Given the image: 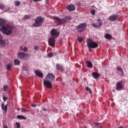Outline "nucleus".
Returning <instances> with one entry per match:
<instances>
[{
    "label": "nucleus",
    "mask_w": 128,
    "mask_h": 128,
    "mask_svg": "<svg viewBox=\"0 0 128 128\" xmlns=\"http://www.w3.org/2000/svg\"><path fill=\"white\" fill-rule=\"evenodd\" d=\"M6 20L2 18H0V26H6Z\"/></svg>",
    "instance_id": "nucleus-17"
},
{
    "label": "nucleus",
    "mask_w": 128,
    "mask_h": 128,
    "mask_svg": "<svg viewBox=\"0 0 128 128\" xmlns=\"http://www.w3.org/2000/svg\"><path fill=\"white\" fill-rule=\"evenodd\" d=\"M34 50H40V46H34Z\"/></svg>",
    "instance_id": "nucleus-33"
},
{
    "label": "nucleus",
    "mask_w": 128,
    "mask_h": 128,
    "mask_svg": "<svg viewBox=\"0 0 128 128\" xmlns=\"http://www.w3.org/2000/svg\"><path fill=\"white\" fill-rule=\"evenodd\" d=\"M4 128H8L6 126H4Z\"/></svg>",
    "instance_id": "nucleus-49"
},
{
    "label": "nucleus",
    "mask_w": 128,
    "mask_h": 128,
    "mask_svg": "<svg viewBox=\"0 0 128 128\" xmlns=\"http://www.w3.org/2000/svg\"><path fill=\"white\" fill-rule=\"evenodd\" d=\"M8 40H4L0 39V48H4L6 46V42H8Z\"/></svg>",
    "instance_id": "nucleus-15"
},
{
    "label": "nucleus",
    "mask_w": 128,
    "mask_h": 128,
    "mask_svg": "<svg viewBox=\"0 0 128 128\" xmlns=\"http://www.w3.org/2000/svg\"><path fill=\"white\" fill-rule=\"evenodd\" d=\"M30 15H25L22 18V20H28V18H30Z\"/></svg>",
    "instance_id": "nucleus-25"
},
{
    "label": "nucleus",
    "mask_w": 128,
    "mask_h": 128,
    "mask_svg": "<svg viewBox=\"0 0 128 128\" xmlns=\"http://www.w3.org/2000/svg\"><path fill=\"white\" fill-rule=\"evenodd\" d=\"M34 2H42V0H32Z\"/></svg>",
    "instance_id": "nucleus-41"
},
{
    "label": "nucleus",
    "mask_w": 128,
    "mask_h": 128,
    "mask_svg": "<svg viewBox=\"0 0 128 128\" xmlns=\"http://www.w3.org/2000/svg\"><path fill=\"white\" fill-rule=\"evenodd\" d=\"M14 27L12 25L10 24H6L5 26H2L0 28V32H2L3 34H6V36H10L14 32Z\"/></svg>",
    "instance_id": "nucleus-1"
},
{
    "label": "nucleus",
    "mask_w": 128,
    "mask_h": 128,
    "mask_svg": "<svg viewBox=\"0 0 128 128\" xmlns=\"http://www.w3.org/2000/svg\"><path fill=\"white\" fill-rule=\"evenodd\" d=\"M1 106H2V110H4L5 112H7V108H8V104H6L4 106V104L2 103V105H1Z\"/></svg>",
    "instance_id": "nucleus-19"
},
{
    "label": "nucleus",
    "mask_w": 128,
    "mask_h": 128,
    "mask_svg": "<svg viewBox=\"0 0 128 128\" xmlns=\"http://www.w3.org/2000/svg\"><path fill=\"white\" fill-rule=\"evenodd\" d=\"M3 100H4V102H6V100H8V98L6 97V96H4Z\"/></svg>",
    "instance_id": "nucleus-39"
},
{
    "label": "nucleus",
    "mask_w": 128,
    "mask_h": 128,
    "mask_svg": "<svg viewBox=\"0 0 128 128\" xmlns=\"http://www.w3.org/2000/svg\"><path fill=\"white\" fill-rule=\"evenodd\" d=\"M86 64L88 68H92L93 66L92 63L90 61H86Z\"/></svg>",
    "instance_id": "nucleus-21"
},
{
    "label": "nucleus",
    "mask_w": 128,
    "mask_h": 128,
    "mask_svg": "<svg viewBox=\"0 0 128 128\" xmlns=\"http://www.w3.org/2000/svg\"><path fill=\"white\" fill-rule=\"evenodd\" d=\"M56 68L58 70H64V68L58 64H56Z\"/></svg>",
    "instance_id": "nucleus-20"
},
{
    "label": "nucleus",
    "mask_w": 128,
    "mask_h": 128,
    "mask_svg": "<svg viewBox=\"0 0 128 128\" xmlns=\"http://www.w3.org/2000/svg\"><path fill=\"white\" fill-rule=\"evenodd\" d=\"M67 10L68 12H72L76 10V6L74 5L71 4L68 6Z\"/></svg>",
    "instance_id": "nucleus-14"
},
{
    "label": "nucleus",
    "mask_w": 128,
    "mask_h": 128,
    "mask_svg": "<svg viewBox=\"0 0 128 128\" xmlns=\"http://www.w3.org/2000/svg\"><path fill=\"white\" fill-rule=\"evenodd\" d=\"M86 44L90 51V48H96L98 46V43L94 42L91 39H87Z\"/></svg>",
    "instance_id": "nucleus-2"
},
{
    "label": "nucleus",
    "mask_w": 128,
    "mask_h": 128,
    "mask_svg": "<svg viewBox=\"0 0 128 128\" xmlns=\"http://www.w3.org/2000/svg\"><path fill=\"white\" fill-rule=\"evenodd\" d=\"M46 4H48V0H46Z\"/></svg>",
    "instance_id": "nucleus-48"
},
{
    "label": "nucleus",
    "mask_w": 128,
    "mask_h": 128,
    "mask_svg": "<svg viewBox=\"0 0 128 128\" xmlns=\"http://www.w3.org/2000/svg\"><path fill=\"white\" fill-rule=\"evenodd\" d=\"M94 126H98V128H101L100 127V124L98 123V122H94Z\"/></svg>",
    "instance_id": "nucleus-30"
},
{
    "label": "nucleus",
    "mask_w": 128,
    "mask_h": 128,
    "mask_svg": "<svg viewBox=\"0 0 128 128\" xmlns=\"http://www.w3.org/2000/svg\"><path fill=\"white\" fill-rule=\"evenodd\" d=\"M14 4L16 6H20V2L18 0H16L14 2Z\"/></svg>",
    "instance_id": "nucleus-27"
},
{
    "label": "nucleus",
    "mask_w": 128,
    "mask_h": 128,
    "mask_svg": "<svg viewBox=\"0 0 128 128\" xmlns=\"http://www.w3.org/2000/svg\"><path fill=\"white\" fill-rule=\"evenodd\" d=\"M116 70L118 72H121L122 73H124V70H122V67H120V66H117Z\"/></svg>",
    "instance_id": "nucleus-26"
},
{
    "label": "nucleus",
    "mask_w": 128,
    "mask_h": 128,
    "mask_svg": "<svg viewBox=\"0 0 128 128\" xmlns=\"http://www.w3.org/2000/svg\"><path fill=\"white\" fill-rule=\"evenodd\" d=\"M44 86L45 88H52V82L46 79H44Z\"/></svg>",
    "instance_id": "nucleus-7"
},
{
    "label": "nucleus",
    "mask_w": 128,
    "mask_h": 128,
    "mask_svg": "<svg viewBox=\"0 0 128 128\" xmlns=\"http://www.w3.org/2000/svg\"><path fill=\"white\" fill-rule=\"evenodd\" d=\"M44 79L49 80L50 82H52L53 80H54V75L52 74H48L46 75Z\"/></svg>",
    "instance_id": "nucleus-10"
},
{
    "label": "nucleus",
    "mask_w": 128,
    "mask_h": 128,
    "mask_svg": "<svg viewBox=\"0 0 128 128\" xmlns=\"http://www.w3.org/2000/svg\"><path fill=\"white\" fill-rule=\"evenodd\" d=\"M91 14H96V10H92Z\"/></svg>",
    "instance_id": "nucleus-38"
},
{
    "label": "nucleus",
    "mask_w": 128,
    "mask_h": 128,
    "mask_svg": "<svg viewBox=\"0 0 128 128\" xmlns=\"http://www.w3.org/2000/svg\"><path fill=\"white\" fill-rule=\"evenodd\" d=\"M17 56L18 58L23 60H28V58L30 56V54L24 53L22 52H18L17 54Z\"/></svg>",
    "instance_id": "nucleus-3"
},
{
    "label": "nucleus",
    "mask_w": 128,
    "mask_h": 128,
    "mask_svg": "<svg viewBox=\"0 0 128 128\" xmlns=\"http://www.w3.org/2000/svg\"><path fill=\"white\" fill-rule=\"evenodd\" d=\"M17 118H18V120H26V118L22 115L17 116Z\"/></svg>",
    "instance_id": "nucleus-24"
},
{
    "label": "nucleus",
    "mask_w": 128,
    "mask_h": 128,
    "mask_svg": "<svg viewBox=\"0 0 128 128\" xmlns=\"http://www.w3.org/2000/svg\"><path fill=\"white\" fill-rule=\"evenodd\" d=\"M100 74H98V72H93L92 73V76H93V78H100Z\"/></svg>",
    "instance_id": "nucleus-18"
},
{
    "label": "nucleus",
    "mask_w": 128,
    "mask_h": 128,
    "mask_svg": "<svg viewBox=\"0 0 128 128\" xmlns=\"http://www.w3.org/2000/svg\"><path fill=\"white\" fill-rule=\"evenodd\" d=\"M48 44L50 46H52V48H54V45L56 44V40H54V38L52 37H50L48 40Z\"/></svg>",
    "instance_id": "nucleus-11"
},
{
    "label": "nucleus",
    "mask_w": 128,
    "mask_h": 128,
    "mask_svg": "<svg viewBox=\"0 0 128 128\" xmlns=\"http://www.w3.org/2000/svg\"><path fill=\"white\" fill-rule=\"evenodd\" d=\"M44 22V18L42 17H38L35 19L34 23L33 24L34 26L40 27Z\"/></svg>",
    "instance_id": "nucleus-4"
},
{
    "label": "nucleus",
    "mask_w": 128,
    "mask_h": 128,
    "mask_svg": "<svg viewBox=\"0 0 128 128\" xmlns=\"http://www.w3.org/2000/svg\"><path fill=\"white\" fill-rule=\"evenodd\" d=\"M78 40L79 42H82V38L81 36H78Z\"/></svg>",
    "instance_id": "nucleus-32"
},
{
    "label": "nucleus",
    "mask_w": 128,
    "mask_h": 128,
    "mask_svg": "<svg viewBox=\"0 0 128 128\" xmlns=\"http://www.w3.org/2000/svg\"><path fill=\"white\" fill-rule=\"evenodd\" d=\"M8 86L7 84L4 85V86H3L4 91V92H6V90H8Z\"/></svg>",
    "instance_id": "nucleus-29"
},
{
    "label": "nucleus",
    "mask_w": 128,
    "mask_h": 128,
    "mask_svg": "<svg viewBox=\"0 0 128 128\" xmlns=\"http://www.w3.org/2000/svg\"><path fill=\"white\" fill-rule=\"evenodd\" d=\"M8 10H10V8H8L7 10H5V12H8Z\"/></svg>",
    "instance_id": "nucleus-44"
},
{
    "label": "nucleus",
    "mask_w": 128,
    "mask_h": 128,
    "mask_svg": "<svg viewBox=\"0 0 128 128\" xmlns=\"http://www.w3.org/2000/svg\"><path fill=\"white\" fill-rule=\"evenodd\" d=\"M10 68H12V64H9L6 66L7 70H10Z\"/></svg>",
    "instance_id": "nucleus-31"
},
{
    "label": "nucleus",
    "mask_w": 128,
    "mask_h": 128,
    "mask_svg": "<svg viewBox=\"0 0 128 128\" xmlns=\"http://www.w3.org/2000/svg\"><path fill=\"white\" fill-rule=\"evenodd\" d=\"M48 58H52V56H54V54L52 53H49L48 54Z\"/></svg>",
    "instance_id": "nucleus-35"
},
{
    "label": "nucleus",
    "mask_w": 128,
    "mask_h": 128,
    "mask_svg": "<svg viewBox=\"0 0 128 128\" xmlns=\"http://www.w3.org/2000/svg\"><path fill=\"white\" fill-rule=\"evenodd\" d=\"M2 39V34L0 33V40Z\"/></svg>",
    "instance_id": "nucleus-45"
},
{
    "label": "nucleus",
    "mask_w": 128,
    "mask_h": 128,
    "mask_svg": "<svg viewBox=\"0 0 128 128\" xmlns=\"http://www.w3.org/2000/svg\"><path fill=\"white\" fill-rule=\"evenodd\" d=\"M36 76H38V78H44V74H42V72L41 70H36L34 72Z\"/></svg>",
    "instance_id": "nucleus-13"
},
{
    "label": "nucleus",
    "mask_w": 128,
    "mask_h": 128,
    "mask_svg": "<svg viewBox=\"0 0 128 128\" xmlns=\"http://www.w3.org/2000/svg\"><path fill=\"white\" fill-rule=\"evenodd\" d=\"M122 82L118 81L116 84V90H122Z\"/></svg>",
    "instance_id": "nucleus-12"
},
{
    "label": "nucleus",
    "mask_w": 128,
    "mask_h": 128,
    "mask_svg": "<svg viewBox=\"0 0 128 128\" xmlns=\"http://www.w3.org/2000/svg\"><path fill=\"white\" fill-rule=\"evenodd\" d=\"M20 50H24V48H22V46H20Z\"/></svg>",
    "instance_id": "nucleus-46"
},
{
    "label": "nucleus",
    "mask_w": 128,
    "mask_h": 128,
    "mask_svg": "<svg viewBox=\"0 0 128 128\" xmlns=\"http://www.w3.org/2000/svg\"><path fill=\"white\" fill-rule=\"evenodd\" d=\"M23 50L24 52H28V48L26 46H25L23 49Z\"/></svg>",
    "instance_id": "nucleus-34"
},
{
    "label": "nucleus",
    "mask_w": 128,
    "mask_h": 128,
    "mask_svg": "<svg viewBox=\"0 0 128 128\" xmlns=\"http://www.w3.org/2000/svg\"><path fill=\"white\" fill-rule=\"evenodd\" d=\"M36 106V104H32V105L31 106H32V107H34V106Z\"/></svg>",
    "instance_id": "nucleus-47"
},
{
    "label": "nucleus",
    "mask_w": 128,
    "mask_h": 128,
    "mask_svg": "<svg viewBox=\"0 0 128 128\" xmlns=\"http://www.w3.org/2000/svg\"><path fill=\"white\" fill-rule=\"evenodd\" d=\"M50 33L54 38H58L60 36V32H58L56 29H52L50 30Z\"/></svg>",
    "instance_id": "nucleus-9"
},
{
    "label": "nucleus",
    "mask_w": 128,
    "mask_h": 128,
    "mask_svg": "<svg viewBox=\"0 0 128 128\" xmlns=\"http://www.w3.org/2000/svg\"><path fill=\"white\" fill-rule=\"evenodd\" d=\"M86 90L87 92H90V94H92V90H90V88L89 87H86Z\"/></svg>",
    "instance_id": "nucleus-28"
},
{
    "label": "nucleus",
    "mask_w": 128,
    "mask_h": 128,
    "mask_svg": "<svg viewBox=\"0 0 128 128\" xmlns=\"http://www.w3.org/2000/svg\"><path fill=\"white\" fill-rule=\"evenodd\" d=\"M86 28V24L84 23H82L80 25L76 26V30L80 32H84Z\"/></svg>",
    "instance_id": "nucleus-6"
},
{
    "label": "nucleus",
    "mask_w": 128,
    "mask_h": 128,
    "mask_svg": "<svg viewBox=\"0 0 128 128\" xmlns=\"http://www.w3.org/2000/svg\"><path fill=\"white\" fill-rule=\"evenodd\" d=\"M16 126L17 128H20V124L18 122L16 123Z\"/></svg>",
    "instance_id": "nucleus-36"
},
{
    "label": "nucleus",
    "mask_w": 128,
    "mask_h": 128,
    "mask_svg": "<svg viewBox=\"0 0 128 128\" xmlns=\"http://www.w3.org/2000/svg\"><path fill=\"white\" fill-rule=\"evenodd\" d=\"M96 22H97L96 23L92 24V26L96 28H100V26H102V22L100 20V19H97Z\"/></svg>",
    "instance_id": "nucleus-8"
},
{
    "label": "nucleus",
    "mask_w": 128,
    "mask_h": 128,
    "mask_svg": "<svg viewBox=\"0 0 128 128\" xmlns=\"http://www.w3.org/2000/svg\"><path fill=\"white\" fill-rule=\"evenodd\" d=\"M17 110H20V108H18Z\"/></svg>",
    "instance_id": "nucleus-50"
},
{
    "label": "nucleus",
    "mask_w": 128,
    "mask_h": 128,
    "mask_svg": "<svg viewBox=\"0 0 128 128\" xmlns=\"http://www.w3.org/2000/svg\"><path fill=\"white\" fill-rule=\"evenodd\" d=\"M21 112H26V110H24V108H21Z\"/></svg>",
    "instance_id": "nucleus-40"
},
{
    "label": "nucleus",
    "mask_w": 128,
    "mask_h": 128,
    "mask_svg": "<svg viewBox=\"0 0 128 128\" xmlns=\"http://www.w3.org/2000/svg\"><path fill=\"white\" fill-rule=\"evenodd\" d=\"M46 108H44V107H42V111L43 112H46Z\"/></svg>",
    "instance_id": "nucleus-43"
},
{
    "label": "nucleus",
    "mask_w": 128,
    "mask_h": 128,
    "mask_svg": "<svg viewBox=\"0 0 128 128\" xmlns=\"http://www.w3.org/2000/svg\"><path fill=\"white\" fill-rule=\"evenodd\" d=\"M4 8V4H0V9L2 10Z\"/></svg>",
    "instance_id": "nucleus-37"
},
{
    "label": "nucleus",
    "mask_w": 128,
    "mask_h": 128,
    "mask_svg": "<svg viewBox=\"0 0 128 128\" xmlns=\"http://www.w3.org/2000/svg\"><path fill=\"white\" fill-rule=\"evenodd\" d=\"M104 38H106L107 40H112V35H110L108 34H105Z\"/></svg>",
    "instance_id": "nucleus-23"
},
{
    "label": "nucleus",
    "mask_w": 128,
    "mask_h": 128,
    "mask_svg": "<svg viewBox=\"0 0 128 128\" xmlns=\"http://www.w3.org/2000/svg\"><path fill=\"white\" fill-rule=\"evenodd\" d=\"M118 16L116 15H112L108 18V20H112V22H116Z\"/></svg>",
    "instance_id": "nucleus-16"
},
{
    "label": "nucleus",
    "mask_w": 128,
    "mask_h": 128,
    "mask_svg": "<svg viewBox=\"0 0 128 128\" xmlns=\"http://www.w3.org/2000/svg\"><path fill=\"white\" fill-rule=\"evenodd\" d=\"M56 20L58 24H64V22H68V20H70V17L66 16L63 18L56 17Z\"/></svg>",
    "instance_id": "nucleus-5"
},
{
    "label": "nucleus",
    "mask_w": 128,
    "mask_h": 128,
    "mask_svg": "<svg viewBox=\"0 0 128 128\" xmlns=\"http://www.w3.org/2000/svg\"><path fill=\"white\" fill-rule=\"evenodd\" d=\"M76 6H80V2H78L77 3H76Z\"/></svg>",
    "instance_id": "nucleus-42"
},
{
    "label": "nucleus",
    "mask_w": 128,
    "mask_h": 128,
    "mask_svg": "<svg viewBox=\"0 0 128 128\" xmlns=\"http://www.w3.org/2000/svg\"><path fill=\"white\" fill-rule=\"evenodd\" d=\"M14 62L15 64V66H20V61L18 59H14Z\"/></svg>",
    "instance_id": "nucleus-22"
}]
</instances>
